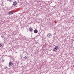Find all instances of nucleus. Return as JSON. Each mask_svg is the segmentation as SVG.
Listing matches in <instances>:
<instances>
[{
	"mask_svg": "<svg viewBox=\"0 0 74 74\" xmlns=\"http://www.w3.org/2000/svg\"><path fill=\"white\" fill-rule=\"evenodd\" d=\"M58 48H59V47H58V46H56L54 47L53 50V51H56V50L58 49Z\"/></svg>",
	"mask_w": 74,
	"mask_h": 74,
	"instance_id": "obj_1",
	"label": "nucleus"
},
{
	"mask_svg": "<svg viewBox=\"0 0 74 74\" xmlns=\"http://www.w3.org/2000/svg\"><path fill=\"white\" fill-rule=\"evenodd\" d=\"M47 36L50 38V37H51V36H52V34L51 33H48L47 34Z\"/></svg>",
	"mask_w": 74,
	"mask_h": 74,
	"instance_id": "obj_2",
	"label": "nucleus"
},
{
	"mask_svg": "<svg viewBox=\"0 0 74 74\" xmlns=\"http://www.w3.org/2000/svg\"><path fill=\"white\" fill-rule=\"evenodd\" d=\"M17 4V2L16 1H15L13 2V5H14V6H15V5H16Z\"/></svg>",
	"mask_w": 74,
	"mask_h": 74,
	"instance_id": "obj_3",
	"label": "nucleus"
},
{
	"mask_svg": "<svg viewBox=\"0 0 74 74\" xmlns=\"http://www.w3.org/2000/svg\"><path fill=\"white\" fill-rule=\"evenodd\" d=\"M9 65L11 67V66H12L13 65V63H12V62H10L9 64Z\"/></svg>",
	"mask_w": 74,
	"mask_h": 74,
	"instance_id": "obj_4",
	"label": "nucleus"
},
{
	"mask_svg": "<svg viewBox=\"0 0 74 74\" xmlns=\"http://www.w3.org/2000/svg\"><path fill=\"white\" fill-rule=\"evenodd\" d=\"M34 33H38V30L37 29H35L34 30Z\"/></svg>",
	"mask_w": 74,
	"mask_h": 74,
	"instance_id": "obj_5",
	"label": "nucleus"
},
{
	"mask_svg": "<svg viewBox=\"0 0 74 74\" xmlns=\"http://www.w3.org/2000/svg\"><path fill=\"white\" fill-rule=\"evenodd\" d=\"M14 13V12H10L8 14L9 15H12V14H13Z\"/></svg>",
	"mask_w": 74,
	"mask_h": 74,
	"instance_id": "obj_6",
	"label": "nucleus"
},
{
	"mask_svg": "<svg viewBox=\"0 0 74 74\" xmlns=\"http://www.w3.org/2000/svg\"><path fill=\"white\" fill-rule=\"evenodd\" d=\"M29 31L31 32H32V31L33 30V28H29Z\"/></svg>",
	"mask_w": 74,
	"mask_h": 74,
	"instance_id": "obj_7",
	"label": "nucleus"
},
{
	"mask_svg": "<svg viewBox=\"0 0 74 74\" xmlns=\"http://www.w3.org/2000/svg\"><path fill=\"white\" fill-rule=\"evenodd\" d=\"M8 1H9V2H12L13 0H7Z\"/></svg>",
	"mask_w": 74,
	"mask_h": 74,
	"instance_id": "obj_8",
	"label": "nucleus"
},
{
	"mask_svg": "<svg viewBox=\"0 0 74 74\" xmlns=\"http://www.w3.org/2000/svg\"><path fill=\"white\" fill-rule=\"evenodd\" d=\"M23 40H26V37H25V36H24L23 37Z\"/></svg>",
	"mask_w": 74,
	"mask_h": 74,
	"instance_id": "obj_9",
	"label": "nucleus"
},
{
	"mask_svg": "<svg viewBox=\"0 0 74 74\" xmlns=\"http://www.w3.org/2000/svg\"><path fill=\"white\" fill-rule=\"evenodd\" d=\"M24 59H27V57L25 56L24 57Z\"/></svg>",
	"mask_w": 74,
	"mask_h": 74,
	"instance_id": "obj_10",
	"label": "nucleus"
},
{
	"mask_svg": "<svg viewBox=\"0 0 74 74\" xmlns=\"http://www.w3.org/2000/svg\"><path fill=\"white\" fill-rule=\"evenodd\" d=\"M1 46H2V45H1V44H0V47H1Z\"/></svg>",
	"mask_w": 74,
	"mask_h": 74,
	"instance_id": "obj_11",
	"label": "nucleus"
},
{
	"mask_svg": "<svg viewBox=\"0 0 74 74\" xmlns=\"http://www.w3.org/2000/svg\"><path fill=\"white\" fill-rule=\"evenodd\" d=\"M7 68V66H6L4 68V69H6Z\"/></svg>",
	"mask_w": 74,
	"mask_h": 74,
	"instance_id": "obj_12",
	"label": "nucleus"
},
{
	"mask_svg": "<svg viewBox=\"0 0 74 74\" xmlns=\"http://www.w3.org/2000/svg\"><path fill=\"white\" fill-rule=\"evenodd\" d=\"M1 37H2V38H4V37H3V36H1Z\"/></svg>",
	"mask_w": 74,
	"mask_h": 74,
	"instance_id": "obj_13",
	"label": "nucleus"
},
{
	"mask_svg": "<svg viewBox=\"0 0 74 74\" xmlns=\"http://www.w3.org/2000/svg\"><path fill=\"white\" fill-rule=\"evenodd\" d=\"M3 61L4 62V60H3Z\"/></svg>",
	"mask_w": 74,
	"mask_h": 74,
	"instance_id": "obj_14",
	"label": "nucleus"
},
{
	"mask_svg": "<svg viewBox=\"0 0 74 74\" xmlns=\"http://www.w3.org/2000/svg\"><path fill=\"white\" fill-rule=\"evenodd\" d=\"M3 61L4 62V60H3Z\"/></svg>",
	"mask_w": 74,
	"mask_h": 74,
	"instance_id": "obj_15",
	"label": "nucleus"
}]
</instances>
